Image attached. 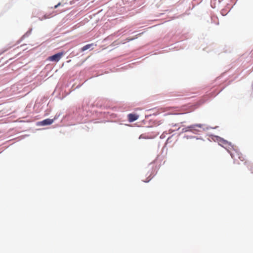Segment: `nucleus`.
<instances>
[{
  "label": "nucleus",
  "mask_w": 253,
  "mask_h": 253,
  "mask_svg": "<svg viewBox=\"0 0 253 253\" xmlns=\"http://www.w3.org/2000/svg\"><path fill=\"white\" fill-rule=\"evenodd\" d=\"M60 4H61V3L59 2L57 4L55 5L54 6V8L55 9V8H57Z\"/></svg>",
  "instance_id": "nucleus-8"
},
{
  "label": "nucleus",
  "mask_w": 253,
  "mask_h": 253,
  "mask_svg": "<svg viewBox=\"0 0 253 253\" xmlns=\"http://www.w3.org/2000/svg\"><path fill=\"white\" fill-rule=\"evenodd\" d=\"M94 45L93 43H90V44H86L82 48H81V51H84L89 48H90L91 46H92L93 45Z\"/></svg>",
  "instance_id": "nucleus-5"
},
{
  "label": "nucleus",
  "mask_w": 253,
  "mask_h": 253,
  "mask_svg": "<svg viewBox=\"0 0 253 253\" xmlns=\"http://www.w3.org/2000/svg\"><path fill=\"white\" fill-rule=\"evenodd\" d=\"M64 53L63 52H59L52 56L48 57L47 60L51 61L58 62L64 55Z\"/></svg>",
  "instance_id": "nucleus-1"
},
{
  "label": "nucleus",
  "mask_w": 253,
  "mask_h": 253,
  "mask_svg": "<svg viewBox=\"0 0 253 253\" xmlns=\"http://www.w3.org/2000/svg\"><path fill=\"white\" fill-rule=\"evenodd\" d=\"M194 126H199V127H200V126H202V125L201 124H197V125H195Z\"/></svg>",
  "instance_id": "nucleus-9"
},
{
  "label": "nucleus",
  "mask_w": 253,
  "mask_h": 253,
  "mask_svg": "<svg viewBox=\"0 0 253 253\" xmlns=\"http://www.w3.org/2000/svg\"><path fill=\"white\" fill-rule=\"evenodd\" d=\"M139 118V116L136 114H129L127 115V118L129 122H132L137 120Z\"/></svg>",
  "instance_id": "nucleus-3"
},
{
  "label": "nucleus",
  "mask_w": 253,
  "mask_h": 253,
  "mask_svg": "<svg viewBox=\"0 0 253 253\" xmlns=\"http://www.w3.org/2000/svg\"><path fill=\"white\" fill-rule=\"evenodd\" d=\"M238 158L241 161H244L245 160L244 157L242 155H240L238 156Z\"/></svg>",
  "instance_id": "nucleus-6"
},
{
  "label": "nucleus",
  "mask_w": 253,
  "mask_h": 253,
  "mask_svg": "<svg viewBox=\"0 0 253 253\" xmlns=\"http://www.w3.org/2000/svg\"><path fill=\"white\" fill-rule=\"evenodd\" d=\"M134 39H135V38H131V39L127 38V39L126 40V42H129V41H132V40H134Z\"/></svg>",
  "instance_id": "nucleus-7"
},
{
  "label": "nucleus",
  "mask_w": 253,
  "mask_h": 253,
  "mask_svg": "<svg viewBox=\"0 0 253 253\" xmlns=\"http://www.w3.org/2000/svg\"><path fill=\"white\" fill-rule=\"evenodd\" d=\"M150 180H148V181H145V182H148Z\"/></svg>",
  "instance_id": "nucleus-10"
},
{
  "label": "nucleus",
  "mask_w": 253,
  "mask_h": 253,
  "mask_svg": "<svg viewBox=\"0 0 253 253\" xmlns=\"http://www.w3.org/2000/svg\"><path fill=\"white\" fill-rule=\"evenodd\" d=\"M53 122V119H45L44 120H43L42 121L39 122L37 125L38 126L50 125L52 124Z\"/></svg>",
  "instance_id": "nucleus-2"
},
{
  "label": "nucleus",
  "mask_w": 253,
  "mask_h": 253,
  "mask_svg": "<svg viewBox=\"0 0 253 253\" xmlns=\"http://www.w3.org/2000/svg\"><path fill=\"white\" fill-rule=\"evenodd\" d=\"M56 14H57V13L56 11H53L52 13H51L50 14L46 13L44 15L43 17H42L41 19V20H42L43 19L50 18L51 17H53L55 15H56Z\"/></svg>",
  "instance_id": "nucleus-4"
}]
</instances>
